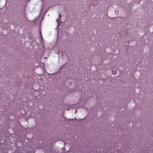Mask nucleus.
<instances>
[{"label":"nucleus","instance_id":"obj_1","mask_svg":"<svg viewBox=\"0 0 153 153\" xmlns=\"http://www.w3.org/2000/svg\"><path fill=\"white\" fill-rule=\"evenodd\" d=\"M112 73L113 74H115L116 73V72L115 70H112Z\"/></svg>","mask_w":153,"mask_h":153},{"label":"nucleus","instance_id":"obj_3","mask_svg":"<svg viewBox=\"0 0 153 153\" xmlns=\"http://www.w3.org/2000/svg\"><path fill=\"white\" fill-rule=\"evenodd\" d=\"M40 36H41V38H42V33H41V31H40Z\"/></svg>","mask_w":153,"mask_h":153},{"label":"nucleus","instance_id":"obj_2","mask_svg":"<svg viewBox=\"0 0 153 153\" xmlns=\"http://www.w3.org/2000/svg\"><path fill=\"white\" fill-rule=\"evenodd\" d=\"M118 13V10H115V13L116 14H117Z\"/></svg>","mask_w":153,"mask_h":153},{"label":"nucleus","instance_id":"obj_4","mask_svg":"<svg viewBox=\"0 0 153 153\" xmlns=\"http://www.w3.org/2000/svg\"><path fill=\"white\" fill-rule=\"evenodd\" d=\"M76 112H77V111H76L75 113H76Z\"/></svg>","mask_w":153,"mask_h":153}]
</instances>
